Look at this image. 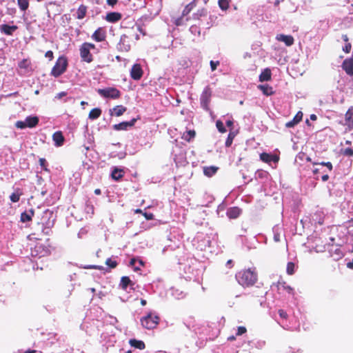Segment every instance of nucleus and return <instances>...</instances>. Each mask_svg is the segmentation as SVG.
Masks as SVG:
<instances>
[{
	"mask_svg": "<svg viewBox=\"0 0 353 353\" xmlns=\"http://www.w3.org/2000/svg\"><path fill=\"white\" fill-rule=\"evenodd\" d=\"M236 277L241 285H254L258 279L255 268H249L236 274Z\"/></svg>",
	"mask_w": 353,
	"mask_h": 353,
	"instance_id": "1",
	"label": "nucleus"
},
{
	"mask_svg": "<svg viewBox=\"0 0 353 353\" xmlns=\"http://www.w3.org/2000/svg\"><path fill=\"white\" fill-rule=\"evenodd\" d=\"M160 321V317L158 315L149 312L146 316L141 319V325L148 330H152L157 327Z\"/></svg>",
	"mask_w": 353,
	"mask_h": 353,
	"instance_id": "2",
	"label": "nucleus"
},
{
	"mask_svg": "<svg viewBox=\"0 0 353 353\" xmlns=\"http://www.w3.org/2000/svg\"><path fill=\"white\" fill-rule=\"evenodd\" d=\"M67 65L66 59L65 57H59L51 71L52 75L55 77L60 76L65 71Z\"/></svg>",
	"mask_w": 353,
	"mask_h": 353,
	"instance_id": "3",
	"label": "nucleus"
},
{
	"mask_svg": "<svg viewBox=\"0 0 353 353\" xmlns=\"http://www.w3.org/2000/svg\"><path fill=\"white\" fill-rule=\"evenodd\" d=\"M97 92L105 98L117 99L120 96V92L114 88L98 89Z\"/></svg>",
	"mask_w": 353,
	"mask_h": 353,
	"instance_id": "4",
	"label": "nucleus"
},
{
	"mask_svg": "<svg viewBox=\"0 0 353 353\" xmlns=\"http://www.w3.org/2000/svg\"><path fill=\"white\" fill-rule=\"evenodd\" d=\"M52 217V212L50 211L49 210H47L44 212V215L43 216V219L45 218H47L48 220L45 223H42V225L43 226L45 225V227L43 228V232L45 234L48 235L50 231V228L52 227L54 224V219L50 220V219Z\"/></svg>",
	"mask_w": 353,
	"mask_h": 353,
	"instance_id": "5",
	"label": "nucleus"
},
{
	"mask_svg": "<svg viewBox=\"0 0 353 353\" xmlns=\"http://www.w3.org/2000/svg\"><path fill=\"white\" fill-rule=\"evenodd\" d=\"M211 96L212 92L210 88H205L201 96V106L205 110L208 109V104L210 101Z\"/></svg>",
	"mask_w": 353,
	"mask_h": 353,
	"instance_id": "6",
	"label": "nucleus"
},
{
	"mask_svg": "<svg viewBox=\"0 0 353 353\" xmlns=\"http://www.w3.org/2000/svg\"><path fill=\"white\" fill-rule=\"evenodd\" d=\"M131 77L134 80H139L141 78L143 74L142 69L139 64H134L130 72Z\"/></svg>",
	"mask_w": 353,
	"mask_h": 353,
	"instance_id": "7",
	"label": "nucleus"
},
{
	"mask_svg": "<svg viewBox=\"0 0 353 353\" xmlns=\"http://www.w3.org/2000/svg\"><path fill=\"white\" fill-rule=\"evenodd\" d=\"M136 122V119H133L130 121H123L118 124H115L113 125V128L115 130H125L129 127H132L134 125Z\"/></svg>",
	"mask_w": 353,
	"mask_h": 353,
	"instance_id": "8",
	"label": "nucleus"
},
{
	"mask_svg": "<svg viewBox=\"0 0 353 353\" xmlns=\"http://www.w3.org/2000/svg\"><path fill=\"white\" fill-rule=\"evenodd\" d=\"M260 159L265 163H270L272 161L277 163L279 160V157L277 155H272L266 152L261 153Z\"/></svg>",
	"mask_w": 353,
	"mask_h": 353,
	"instance_id": "9",
	"label": "nucleus"
},
{
	"mask_svg": "<svg viewBox=\"0 0 353 353\" xmlns=\"http://www.w3.org/2000/svg\"><path fill=\"white\" fill-rule=\"evenodd\" d=\"M88 48L83 45L80 48V54L83 61L90 63L92 61V56Z\"/></svg>",
	"mask_w": 353,
	"mask_h": 353,
	"instance_id": "10",
	"label": "nucleus"
},
{
	"mask_svg": "<svg viewBox=\"0 0 353 353\" xmlns=\"http://www.w3.org/2000/svg\"><path fill=\"white\" fill-rule=\"evenodd\" d=\"M92 38L97 42H101L105 39V31L102 28H99L92 34Z\"/></svg>",
	"mask_w": 353,
	"mask_h": 353,
	"instance_id": "11",
	"label": "nucleus"
},
{
	"mask_svg": "<svg viewBox=\"0 0 353 353\" xmlns=\"http://www.w3.org/2000/svg\"><path fill=\"white\" fill-rule=\"evenodd\" d=\"M276 39L285 43L287 46H290L294 43V38L290 35L278 34Z\"/></svg>",
	"mask_w": 353,
	"mask_h": 353,
	"instance_id": "12",
	"label": "nucleus"
},
{
	"mask_svg": "<svg viewBox=\"0 0 353 353\" xmlns=\"http://www.w3.org/2000/svg\"><path fill=\"white\" fill-rule=\"evenodd\" d=\"M342 67L347 74L353 75V59H345L343 63Z\"/></svg>",
	"mask_w": 353,
	"mask_h": 353,
	"instance_id": "13",
	"label": "nucleus"
},
{
	"mask_svg": "<svg viewBox=\"0 0 353 353\" xmlns=\"http://www.w3.org/2000/svg\"><path fill=\"white\" fill-rule=\"evenodd\" d=\"M17 29V26H9L7 24H3L0 26L1 32L6 35H12Z\"/></svg>",
	"mask_w": 353,
	"mask_h": 353,
	"instance_id": "14",
	"label": "nucleus"
},
{
	"mask_svg": "<svg viewBox=\"0 0 353 353\" xmlns=\"http://www.w3.org/2000/svg\"><path fill=\"white\" fill-rule=\"evenodd\" d=\"M52 139L54 141V144L56 146H61L63 144L64 142V137L61 131H57L54 132L52 135Z\"/></svg>",
	"mask_w": 353,
	"mask_h": 353,
	"instance_id": "15",
	"label": "nucleus"
},
{
	"mask_svg": "<svg viewBox=\"0 0 353 353\" xmlns=\"http://www.w3.org/2000/svg\"><path fill=\"white\" fill-rule=\"evenodd\" d=\"M302 118H303V113L301 112H298L297 114L294 117V119L292 121L288 122L285 124V126L287 128H292V127L294 126L296 124H297L298 123H299L302 120Z\"/></svg>",
	"mask_w": 353,
	"mask_h": 353,
	"instance_id": "16",
	"label": "nucleus"
},
{
	"mask_svg": "<svg viewBox=\"0 0 353 353\" xmlns=\"http://www.w3.org/2000/svg\"><path fill=\"white\" fill-rule=\"evenodd\" d=\"M121 18V14L119 12H110L107 14L105 19L109 22H117Z\"/></svg>",
	"mask_w": 353,
	"mask_h": 353,
	"instance_id": "17",
	"label": "nucleus"
},
{
	"mask_svg": "<svg viewBox=\"0 0 353 353\" xmlns=\"http://www.w3.org/2000/svg\"><path fill=\"white\" fill-rule=\"evenodd\" d=\"M345 123L350 128H353V108H349L345 114Z\"/></svg>",
	"mask_w": 353,
	"mask_h": 353,
	"instance_id": "18",
	"label": "nucleus"
},
{
	"mask_svg": "<svg viewBox=\"0 0 353 353\" xmlns=\"http://www.w3.org/2000/svg\"><path fill=\"white\" fill-rule=\"evenodd\" d=\"M241 212L240 208L237 207L230 208L227 212V215L230 219H236L237 218Z\"/></svg>",
	"mask_w": 353,
	"mask_h": 353,
	"instance_id": "19",
	"label": "nucleus"
},
{
	"mask_svg": "<svg viewBox=\"0 0 353 353\" xmlns=\"http://www.w3.org/2000/svg\"><path fill=\"white\" fill-rule=\"evenodd\" d=\"M130 344L132 347H134L139 350H143L145 347V345L143 341H139L137 339H130Z\"/></svg>",
	"mask_w": 353,
	"mask_h": 353,
	"instance_id": "20",
	"label": "nucleus"
},
{
	"mask_svg": "<svg viewBox=\"0 0 353 353\" xmlns=\"http://www.w3.org/2000/svg\"><path fill=\"white\" fill-rule=\"evenodd\" d=\"M271 79V70L269 68L265 69L259 76V81H268Z\"/></svg>",
	"mask_w": 353,
	"mask_h": 353,
	"instance_id": "21",
	"label": "nucleus"
},
{
	"mask_svg": "<svg viewBox=\"0 0 353 353\" xmlns=\"http://www.w3.org/2000/svg\"><path fill=\"white\" fill-rule=\"evenodd\" d=\"M217 170H218V168L216 166H210V167L203 168L204 174L209 177L213 176L216 172Z\"/></svg>",
	"mask_w": 353,
	"mask_h": 353,
	"instance_id": "22",
	"label": "nucleus"
},
{
	"mask_svg": "<svg viewBox=\"0 0 353 353\" xmlns=\"http://www.w3.org/2000/svg\"><path fill=\"white\" fill-rule=\"evenodd\" d=\"M26 121L27 127L33 128L37 125L39 119L37 117H28L26 119Z\"/></svg>",
	"mask_w": 353,
	"mask_h": 353,
	"instance_id": "23",
	"label": "nucleus"
},
{
	"mask_svg": "<svg viewBox=\"0 0 353 353\" xmlns=\"http://www.w3.org/2000/svg\"><path fill=\"white\" fill-rule=\"evenodd\" d=\"M113 179L117 181L123 177V170L117 168H114L111 174Z\"/></svg>",
	"mask_w": 353,
	"mask_h": 353,
	"instance_id": "24",
	"label": "nucleus"
},
{
	"mask_svg": "<svg viewBox=\"0 0 353 353\" xmlns=\"http://www.w3.org/2000/svg\"><path fill=\"white\" fill-rule=\"evenodd\" d=\"M87 12V8L85 6L81 5L77 12V18L78 19H82L85 16Z\"/></svg>",
	"mask_w": 353,
	"mask_h": 353,
	"instance_id": "25",
	"label": "nucleus"
},
{
	"mask_svg": "<svg viewBox=\"0 0 353 353\" xmlns=\"http://www.w3.org/2000/svg\"><path fill=\"white\" fill-rule=\"evenodd\" d=\"M101 114V110L99 108H94L90 112L88 117L89 119L94 120L99 118Z\"/></svg>",
	"mask_w": 353,
	"mask_h": 353,
	"instance_id": "26",
	"label": "nucleus"
},
{
	"mask_svg": "<svg viewBox=\"0 0 353 353\" xmlns=\"http://www.w3.org/2000/svg\"><path fill=\"white\" fill-rule=\"evenodd\" d=\"M258 88L267 96L271 95L273 93L272 88L268 85H259Z\"/></svg>",
	"mask_w": 353,
	"mask_h": 353,
	"instance_id": "27",
	"label": "nucleus"
},
{
	"mask_svg": "<svg viewBox=\"0 0 353 353\" xmlns=\"http://www.w3.org/2000/svg\"><path fill=\"white\" fill-rule=\"evenodd\" d=\"M125 110L126 108L123 105H117L113 109L114 114L117 117L122 115L125 112Z\"/></svg>",
	"mask_w": 353,
	"mask_h": 353,
	"instance_id": "28",
	"label": "nucleus"
},
{
	"mask_svg": "<svg viewBox=\"0 0 353 353\" xmlns=\"http://www.w3.org/2000/svg\"><path fill=\"white\" fill-rule=\"evenodd\" d=\"M20 9L23 11L26 10L29 6V0H17Z\"/></svg>",
	"mask_w": 353,
	"mask_h": 353,
	"instance_id": "29",
	"label": "nucleus"
},
{
	"mask_svg": "<svg viewBox=\"0 0 353 353\" xmlns=\"http://www.w3.org/2000/svg\"><path fill=\"white\" fill-rule=\"evenodd\" d=\"M128 285H133L131 280L128 276H123L121 279V287H127Z\"/></svg>",
	"mask_w": 353,
	"mask_h": 353,
	"instance_id": "30",
	"label": "nucleus"
},
{
	"mask_svg": "<svg viewBox=\"0 0 353 353\" xmlns=\"http://www.w3.org/2000/svg\"><path fill=\"white\" fill-rule=\"evenodd\" d=\"M295 270V264L292 262H288L287 264L286 271L288 274H293Z\"/></svg>",
	"mask_w": 353,
	"mask_h": 353,
	"instance_id": "31",
	"label": "nucleus"
},
{
	"mask_svg": "<svg viewBox=\"0 0 353 353\" xmlns=\"http://www.w3.org/2000/svg\"><path fill=\"white\" fill-rule=\"evenodd\" d=\"M219 6L222 10H227L229 7V0H219Z\"/></svg>",
	"mask_w": 353,
	"mask_h": 353,
	"instance_id": "32",
	"label": "nucleus"
},
{
	"mask_svg": "<svg viewBox=\"0 0 353 353\" xmlns=\"http://www.w3.org/2000/svg\"><path fill=\"white\" fill-rule=\"evenodd\" d=\"M194 6L195 4L194 2H192L187 5L183 11V15H187L188 13H190V12L193 9Z\"/></svg>",
	"mask_w": 353,
	"mask_h": 353,
	"instance_id": "33",
	"label": "nucleus"
},
{
	"mask_svg": "<svg viewBox=\"0 0 353 353\" xmlns=\"http://www.w3.org/2000/svg\"><path fill=\"white\" fill-rule=\"evenodd\" d=\"M195 131L194 130H189L187 132L186 135H184V139L187 140L188 141H190L192 139H193L195 137Z\"/></svg>",
	"mask_w": 353,
	"mask_h": 353,
	"instance_id": "34",
	"label": "nucleus"
},
{
	"mask_svg": "<svg viewBox=\"0 0 353 353\" xmlns=\"http://www.w3.org/2000/svg\"><path fill=\"white\" fill-rule=\"evenodd\" d=\"M21 195V193L14 192L10 195V199L12 202L16 203L19 201Z\"/></svg>",
	"mask_w": 353,
	"mask_h": 353,
	"instance_id": "35",
	"label": "nucleus"
},
{
	"mask_svg": "<svg viewBox=\"0 0 353 353\" xmlns=\"http://www.w3.org/2000/svg\"><path fill=\"white\" fill-rule=\"evenodd\" d=\"M31 220V218L29 215V213L27 212H23L21 214V221L24 223L27 222Z\"/></svg>",
	"mask_w": 353,
	"mask_h": 353,
	"instance_id": "36",
	"label": "nucleus"
},
{
	"mask_svg": "<svg viewBox=\"0 0 353 353\" xmlns=\"http://www.w3.org/2000/svg\"><path fill=\"white\" fill-rule=\"evenodd\" d=\"M234 137V135L232 133H230L228 134V138L226 139V141H225V146L226 147H230L232 145Z\"/></svg>",
	"mask_w": 353,
	"mask_h": 353,
	"instance_id": "37",
	"label": "nucleus"
},
{
	"mask_svg": "<svg viewBox=\"0 0 353 353\" xmlns=\"http://www.w3.org/2000/svg\"><path fill=\"white\" fill-rule=\"evenodd\" d=\"M216 125L220 132L223 133L226 131L225 128L223 126V122H221V121H217L216 123Z\"/></svg>",
	"mask_w": 353,
	"mask_h": 353,
	"instance_id": "38",
	"label": "nucleus"
},
{
	"mask_svg": "<svg viewBox=\"0 0 353 353\" xmlns=\"http://www.w3.org/2000/svg\"><path fill=\"white\" fill-rule=\"evenodd\" d=\"M15 126L17 128L23 129L27 127L26 121H18L16 122Z\"/></svg>",
	"mask_w": 353,
	"mask_h": 353,
	"instance_id": "39",
	"label": "nucleus"
},
{
	"mask_svg": "<svg viewBox=\"0 0 353 353\" xmlns=\"http://www.w3.org/2000/svg\"><path fill=\"white\" fill-rule=\"evenodd\" d=\"M247 332V329L244 326H239L237 329L236 336H241Z\"/></svg>",
	"mask_w": 353,
	"mask_h": 353,
	"instance_id": "40",
	"label": "nucleus"
},
{
	"mask_svg": "<svg viewBox=\"0 0 353 353\" xmlns=\"http://www.w3.org/2000/svg\"><path fill=\"white\" fill-rule=\"evenodd\" d=\"M105 264L112 268H115L117 265V262L115 261H112L111 259H108L105 261Z\"/></svg>",
	"mask_w": 353,
	"mask_h": 353,
	"instance_id": "41",
	"label": "nucleus"
},
{
	"mask_svg": "<svg viewBox=\"0 0 353 353\" xmlns=\"http://www.w3.org/2000/svg\"><path fill=\"white\" fill-rule=\"evenodd\" d=\"M190 30L194 34H197L198 35H200V30L196 26H192Z\"/></svg>",
	"mask_w": 353,
	"mask_h": 353,
	"instance_id": "42",
	"label": "nucleus"
},
{
	"mask_svg": "<svg viewBox=\"0 0 353 353\" xmlns=\"http://www.w3.org/2000/svg\"><path fill=\"white\" fill-rule=\"evenodd\" d=\"M279 316L282 318V319H287L288 318V314L285 311H284L283 310H279Z\"/></svg>",
	"mask_w": 353,
	"mask_h": 353,
	"instance_id": "43",
	"label": "nucleus"
},
{
	"mask_svg": "<svg viewBox=\"0 0 353 353\" xmlns=\"http://www.w3.org/2000/svg\"><path fill=\"white\" fill-rule=\"evenodd\" d=\"M219 64V61H210V67H211V69L212 71L215 70L216 69V67L217 65Z\"/></svg>",
	"mask_w": 353,
	"mask_h": 353,
	"instance_id": "44",
	"label": "nucleus"
},
{
	"mask_svg": "<svg viewBox=\"0 0 353 353\" xmlns=\"http://www.w3.org/2000/svg\"><path fill=\"white\" fill-rule=\"evenodd\" d=\"M319 164L326 166L330 171L332 170V165L330 162H321Z\"/></svg>",
	"mask_w": 353,
	"mask_h": 353,
	"instance_id": "45",
	"label": "nucleus"
},
{
	"mask_svg": "<svg viewBox=\"0 0 353 353\" xmlns=\"http://www.w3.org/2000/svg\"><path fill=\"white\" fill-rule=\"evenodd\" d=\"M351 44L350 43H346V45L345 46V47L343 48V51L345 52L346 53H348L350 52L351 50Z\"/></svg>",
	"mask_w": 353,
	"mask_h": 353,
	"instance_id": "46",
	"label": "nucleus"
},
{
	"mask_svg": "<svg viewBox=\"0 0 353 353\" xmlns=\"http://www.w3.org/2000/svg\"><path fill=\"white\" fill-rule=\"evenodd\" d=\"M83 46L88 48L89 50L95 48V46L90 43H84Z\"/></svg>",
	"mask_w": 353,
	"mask_h": 353,
	"instance_id": "47",
	"label": "nucleus"
},
{
	"mask_svg": "<svg viewBox=\"0 0 353 353\" xmlns=\"http://www.w3.org/2000/svg\"><path fill=\"white\" fill-rule=\"evenodd\" d=\"M143 214L147 220H152L154 219V215L152 213L144 212Z\"/></svg>",
	"mask_w": 353,
	"mask_h": 353,
	"instance_id": "48",
	"label": "nucleus"
},
{
	"mask_svg": "<svg viewBox=\"0 0 353 353\" xmlns=\"http://www.w3.org/2000/svg\"><path fill=\"white\" fill-rule=\"evenodd\" d=\"M344 154L347 156H352L353 155V150L351 148H346L344 150Z\"/></svg>",
	"mask_w": 353,
	"mask_h": 353,
	"instance_id": "49",
	"label": "nucleus"
},
{
	"mask_svg": "<svg viewBox=\"0 0 353 353\" xmlns=\"http://www.w3.org/2000/svg\"><path fill=\"white\" fill-rule=\"evenodd\" d=\"M205 14H206V12L204 9H203L201 10H199L198 12L196 14H195V16L198 19L199 17H201V16L205 15Z\"/></svg>",
	"mask_w": 353,
	"mask_h": 353,
	"instance_id": "50",
	"label": "nucleus"
},
{
	"mask_svg": "<svg viewBox=\"0 0 353 353\" xmlns=\"http://www.w3.org/2000/svg\"><path fill=\"white\" fill-rule=\"evenodd\" d=\"M19 67L20 68H26L27 66H28V64H27V61L26 60H23L21 61L19 64Z\"/></svg>",
	"mask_w": 353,
	"mask_h": 353,
	"instance_id": "51",
	"label": "nucleus"
},
{
	"mask_svg": "<svg viewBox=\"0 0 353 353\" xmlns=\"http://www.w3.org/2000/svg\"><path fill=\"white\" fill-rule=\"evenodd\" d=\"M66 95V92H61L60 93H58L57 94V96L55 97L56 99H61L63 97H65Z\"/></svg>",
	"mask_w": 353,
	"mask_h": 353,
	"instance_id": "52",
	"label": "nucleus"
},
{
	"mask_svg": "<svg viewBox=\"0 0 353 353\" xmlns=\"http://www.w3.org/2000/svg\"><path fill=\"white\" fill-rule=\"evenodd\" d=\"M106 1L107 3L111 6H114L117 3V0H106Z\"/></svg>",
	"mask_w": 353,
	"mask_h": 353,
	"instance_id": "53",
	"label": "nucleus"
},
{
	"mask_svg": "<svg viewBox=\"0 0 353 353\" xmlns=\"http://www.w3.org/2000/svg\"><path fill=\"white\" fill-rule=\"evenodd\" d=\"M39 163H40V165L43 167L45 163H46V159H39Z\"/></svg>",
	"mask_w": 353,
	"mask_h": 353,
	"instance_id": "54",
	"label": "nucleus"
},
{
	"mask_svg": "<svg viewBox=\"0 0 353 353\" xmlns=\"http://www.w3.org/2000/svg\"><path fill=\"white\" fill-rule=\"evenodd\" d=\"M274 239L276 242L280 241V235L279 234H274Z\"/></svg>",
	"mask_w": 353,
	"mask_h": 353,
	"instance_id": "55",
	"label": "nucleus"
},
{
	"mask_svg": "<svg viewBox=\"0 0 353 353\" xmlns=\"http://www.w3.org/2000/svg\"><path fill=\"white\" fill-rule=\"evenodd\" d=\"M347 268L353 270V260L347 263Z\"/></svg>",
	"mask_w": 353,
	"mask_h": 353,
	"instance_id": "56",
	"label": "nucleus"
},
{
	"mask_svg": "<svg viewBox=\"0 0 353 353\" xmlns=\"http://www.w3.org/2000/svg\"><path fill=\"white\" fill-rule=\"evenodd\" d=\"M328 179H329V176L327 174H325V175L322 176L323 181H326L328 180Z\"/></svg>",
	"mask_w": 353,
	"mask_h": 353,
	"instance_id": "57",
	"label": "nucleus"
},
{
	"mask_svg": "<svg viewBox=\"0 0 353 353\" xmlns=\"http://www.w3.org/2000/svg\"><path fill=\"white\" fill-rule=\"evenodd\" d=\"M135 263H136V259H131V260L130 261V265L131 266H134Z\"/></svg>",
	"mask_w": 353,
	"mask_h": 353,
	"instance_id": "58",
	"label": "nucleus"
},
{
	"mask_svg": "<svg viewBox=\"0 0 353 353\" xmlns=\"http://www.w3.org/2000/svg\"><path fill=\"white\" fill-rule=\"evenodd\" d=\"M342 39H343L344 41L345 42H347L348 41V37H347V35L346 34H343L342 35Z\"/></svg>",
	"mask_w": 353,
	"mask_h": 353,
	"instance_id": "59",
	"label": "nucleus"
},
{
	"mask_svg": "<svg viewBox=\"0 0 353 353\" xmlns=\"http://www.w3.org/2000/svg\"><path fill=\"white\" fill-rule=\"evenodd\" d=\"M226 125L229 127H231L233 125V122L230 120H228L226 121Z\"/></svg>",
	"mask_w": 353,
	"mask_h": 353,
	"instance_id": "60",
	"label": "nucleus"
},
{
	"mask_svg": "<svg viewBox=\"0 0 353 353\" xmlns=\"http://www.w3.org/2000/svg\"><path fill=\"white\" fill-rule=\"evenodd\" d=\"M36 352H37V351L34 350H28L26 352H24V353H36Z\"/></svg>",
	"mask_w": 353,
	"mask_h": 353,
	"instance_id": "61",
	"label": "nucleus"
},
{
	"mask_svg": "<svg viewBox=\"0 0 353 353\" xmlns=\"http://www.w3.org/2000/svg\"><path fill=\"white\" fill-rule=\"evenodd\" d=\"M317 119L316 116L315 114H311L310 115V119L312 121H316Z\"/></svg>",
	"mask_w": 353,
	"mask_h": 353,
	"instance_id": "62",
	"label": "nucleus"
},
{
	"mask_svg": "<svg viewBox=\"0 0 353 353\" xmlns=\"http://www.w3.org/2000/svg\"><path fill=\"white\" fill-rule=\"evenodd\" d=\"M235 339H236V337L234 336H229L228 339V340L230 341H234Z\"/></svg>",
	"mask_w": 353,
	"mask_h": 353,
	"instance_id": "63",
	"label": "nucleus"
},
{
	"mask_svg": "<svg viewBox=\"0 0 353 353\" xmlns=\"http://www.w3.org/2000/svg\"><path fill=\"white\" fill-rule=\"evenodd\" d=\"M126 38H127V37L125 35H123L121 37V42L124 43Z\"/></svg>",
	"mask_w": 353,
	"mask_h": 353,
	"instance_id": "64",
	"label": "nucleus"
}]
</instances>
